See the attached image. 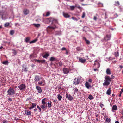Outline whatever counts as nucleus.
I'll use <instances>...</instances> for the list:
<instances>
[{
    "mask_svg": "<svg viewBox=\"0 0 123 123\" xmlns=\"http://www.w3.org/2000/svg\"><path fill=\"white\" fill-rule=\"evenodd\" d=\"M41 80V81H39L38 82V84L44 86L45 84V80L44 79H43Z\"/></svg>",
    "mask_w": 123,
    "mask_h": 123,
    "instance_id": "nucleus-8",
    "label": "nucleus"
},
{
    "mask_svg": "<svg viewBox=\"0 0 123 123\" xmlns=\"http://www.w3.org/2000/svg\"><path fill=\"white\" fill-rule=\"evenodd\" d=\"M56 26L54 25L53 26H49L47 28V30L48 31H51L50 30V29H55L56 28Z\"/></svg>",
    "mask_w": 123,
    "mask_h": 123,
    "instance_id": "nucleus-6",
    "label": "nucleus"
},
{
    "mask_svg": "<svg viewBox=\"0 0 123 123\" xmlns=\"http://www.w3.org/2000/svg\"><path fill=\"white\" fill-rule=\"evenodd\" d=\"M46 98H44L42 100V103L43 105H47L46 103L45 102Z\"/></svg>",
    "mask_w": 123,
    "mask_h": 123,
    "instance_id": "nucleus-19",
    "label": "nucleus"
},
{
    "mask_svg": "<svg viewBox=\"0 0 123 123\" xmlns=\"http://www.w3.org/2000/svg\"><path fill=\"white\" fill-rule=\"evenodd\" d=\"M33 25L35 27L37 28H38L40 27V25L39 24H33Z\"/></svg>",
    "mask_w": 123,
    "mask_h": 123,
    "instance_id": "nucleus-30",
    "label": "nucleus"
},
{
    "mask_svg": "<svg viewBox=\"0 0 123 123\" xmlns=\"http://www.w3.org/2000/svg\"><path fill=\"white\" fill-rule=\"evenodd\" d=\"M25 112L26 114L27 115H30L31 114V112L29 110L25 111Z\"/></svg>",
    "mask_w": 123,
    "mask_h": 123,
    "instance_id": "nucleus-23",
    "label": "nucleus"
},
{
    "mask_svg": "<svg viewBox=\"0 0 123 123\" xmlns=\"http://www.w3.org/2000/svg\"><path fill=\"white\" fill-rule=\"evenodd\" d=\"M36 89L37 90L38 92L40 93L42 92V89L40 87L37 86L36 87Z\"/></svg>",
    "mask_w": 123,
    "mask_h": 123,
    "instance_id": "nucleus-10",
    "label": "nucleus"
},
{
    "mask_svg": "<svg viewBox=\"0 0 123 123\" xmlns=\"http://www.w3.org/2000/svg\"><path fill=\"white\" fill-rule=\"evenodd\" d=\"M79 60L80 62L83 63H84L86 61V59H84L81 58H79Z\"/></svg>",
    "mask_w": 123,
    "mask_h": 123,
    "instance_id": "nucleus-15",
    "label": "nucleus"
},
{
    "mask_svg": "<svg viewBox=\"0 0 123 123\" xmlns=\"http://www.w3.org/2000/svg\"><path fill=\"white\" fill-rule=\"evenodd\" d=\"M85 16V13L84 12H83V14L82 16L81 17L82 18H84Z\"/></svg>",
    "mask_w": 123,
    "mask_h": 123,
    "instance_id": "nucleus-47",
    "label": "nucleus"
},
{
    "mask_svg": "<svg viewBox=\"0 0 123 123\" xmlns=\"http://www.w3.org/2000/svg\"><path fill=\"white\" fill-rule=\"evenodd\" d=\"M75 6H70V8L72 10H73L75 8Z\"/></svg>",
    "mask_w": 123,
    "mask_h": 123,
    "instance_id": "nucleus-37",
    "label": "nucleus"
},
{
    "mask_svg": "<svg viewBox=\"0 0 123 123\" xmlns=\"http://www.w3.org/2000/svg\"><path fill=\"white\" fill-rule=\"evenodd\" d=\"M41 62L42 63H44L45 62V60L43 59L42 60H40Z\"/></svg>",
    "mask_w": 123,
    "mask_h": 123,
    "instance_id": "nucleus-52",
    "label": "nucleus"
},
{
    "mask_svg": "<svg viewBox=\"0 0 123 123\" xmlns=\"http://www.w3.org/2000/svg\"><path fill=\"white\" fill-rule=\"evenodd\" d=\"M75 7L79 9L80 10L81 9V8L80 6L78 4H75Z\"/></svg>",
    "mask_w": 123,
    "mask_h": 123,
    "instance_id": "nucleus-28",
    "label": "nucleus"
},
{
    "mask_svg": "<svg viewBox=\"0 0 123 123\" xmlns=\"http://www.w3.org/2000/svg\"><path fill=\"white\" fill-rule=\"evenodd\" d=\"M111 79H113L114 78V76H113V75L112 74L111 75Z\"/></svg>",
    "mask_w": 123,
    "mask_h": 123,
    "instance_id": "nucleus-57",
    "label": "nucleus"
},
{
    "mask_svg": "<svg viewBox=\"0 0 123 123\" xmlns=\"http://www.w3.org/2000/svg\"><path fill=\"white\" fill-rule=\"evenodd\" d=\"M49 56V54L47 53L45 54V55L43 56V58H47Z\"/></svg>",
    "mask_w": 123,
    "mask_h": 123,
    "instance_id": "nucleus-32",
    "label": "nucleus"
},
{
    "mask_svg": "<svg viewBox=\"0 0 123 123\" xmlns=\"http://www.w3.org/2000/svg\"><path fill=\"white\" fill-rule=\"evenodd\" d=\"M61 50H62L63 51L66 50V48L65 47H63L61 49Z\"/></svg>",
    "mask_w": 123,
    "mask_h": 123,
    "instance_id": "nucleus-53",
    "label": "nucleus"
},
{
    "mask_svg": "<svg viewBox=\"0 0 123 123\" xmlns=\"http://www.w3.org/2000/svg\"><path fill=\"white\" fill-rule=\"evenodd\" d=\"M100 106L101 108H102L104 107V105L103 104H101L100 105Z\"/></svg>",
    "mask_w": 123,
    "mask_h": 123,
    "instance_id": "nucleus-58",
    "label": "nucleus"
},
{
    "mask_svg": "<svg viewBox=\"0 0 123 123\" xmlns=\"http://www.w3.org/2000/svg\"><path fill=\"white\" fill-rule=\"evenodd\" d=\"M14 33V31L13 30H11L10 31V34L12 35H13Z\"/></svg>",
    "mask_w": 123,
    "mask_h": 123,
    "instance_id": "nucleus-42",
    "label": "nucleus"
},
{
    "mask_svg": "<svg viewBox=\"0 0 123 123\" xmlns=\"http://www.w3.org/2000/svg\"><path fill=\"white\" fill-rule=\"evenodd\" d=\"M42 78L40 77L39 75H37L35 77V80L36 82L41 80L42 79Z\"/></svg>",
    "mask_w": 123,
    "mask_h": 123,
    "instance_id": "nucleus-5",
    "label": "nucleus"
},
{
    "mask_svg": "<svg viewBox=\"0 0 123 123\" xmlns=\"http://www.w3.org/2000/svg\"><path fill=\"white\" fill-rule=\"evenodd\" d=\"M119 67L121 69H122L123 68V66L121 65H120L119 66Z\"/></svg>",
    "mask_w": 123,
    "mask_h": 123,
    "instance_id": "nucleus-62",
    "label": "nucleus"
},
{
    "mask_svg": "<svg viewBox=\"0 0 123 123\" xmlns=\"http://www.w3.org/2000/svg\"><path fill=\"white\" fill-rule=\"evenodd\" d=\"M88 98L90 100H91L93 99V98L94 97L92 95L90 94L89 95L88 97Z\"/></svg>",
    "mask_w": 123,
    "mask_h": 123,
    "instance_id": "nucleus-29",
    "label": "nucleus"
},
{
    "mask_svg": "<svg viewBox=\"0 0 123 123\" xmlns=\"http://www.w3.org/2000/svg\"><path fill=\"white\" fill-rule=\"evenodd\" d=\"M94 65H97V68H99L100 67V64L99 63L96 61H95V63L94 64Z\"/></svg>",
    "mask_w": 123,
    "mask_h": 123,
    "instance_id": "nucleus-16",
    "label": "nucleus"
},
{
    "mask_svg": "<svg viewBox=\"0 0 123 123\" xmlns=\"http://www.w3.org/2000/svg\"><path fill=\"white\" fill-rule=\"evenodd\" d=\"M111 88H109L107 90V91L106 92V93L107 95H109L110 94L111 92Z\"/></svg>",
    "mask_w": 123,
    "mask_h": 123,
    "instance_id": "nucleus-14",
    "label": "nucleus"
},
{
    "mask_svg": "<svg viewBox=\"0 0 123 123\" xmlns=\"http://www.w3.org/2000/svg\"><path fill=\"white\" fill-rule=\"evenodd\" d=\"M81 4L83 6H85V5H89V4H84L83 3H82Z\"/></svg>",
    "mask_w": 123,
    "mask_h": 123,
    "instance_id": "nucleus-56",
    "label": "nucleus"
},
{
    "mask_svg": "<svg viewBox=\"0 0 123 123\" xmlns=\"http://www.w3.org/2000/svg\"><path fill=\"white\" fill-rule=\"evenodd\" d=\"M123 92V89H121V91H120L119 93L122 94V92Z\"/></svg>",
    "mask_w": 123,
    "mask_h": 123,
    "instance_id": "nucleus-55",
    "label": "nucleus"
},
{
    "mask_svg": "<svg viewBox=\"0 0 123 123\" xmlns=\"http://www.w3.org/2000/svg\"><path fill=\"white\" fill-rule=\"evenodd\" d=\"M29 10L27 9H25L24 10L23 12L25 15H27L29 13Z\"/></svg>",
    "mask_w": 123,
    "mask_h": 123,
    "instance_id": "nucleus-12",
    "label": "nucleus"
},
{
    "mask_svg": "<svg viewBox=\"0 0 123 123\" xmlns=\"http://www.w3.org/2000/svg\"><path fill=\"white\" fill-rule=\"evenodd\" d=\"M111 78L109 76H106L105 77V79L104 81L105 82L103 83L104 86H107L109 85L111 81Z\"/></svg>",
    "mask_w": 123,
    "mask_h": 123,
    "instance_id": "nucleus-1",
    "label": "nucleus"
},
{
    "mask_svg": "<svg viewBox=\"0 0 123 123\" xmlns=\"http://www.w3.org/2000/svg\"><path fill=\"white\" fill-rule=\"evenodd\" d=\"M55 58H54V57H51L50 59V61H55Z\"/></svg>",
    "mask_w": 123,
    "mask_h": 123,
    "instance_id": "nucleus-35",
    "label": "nucleus"
},
{
    "mask_svg": "<svg viewBox=\"0 0 123 123\" xmlns=\"http://www.w3.org/2000/svg\"><path fill=\"white\" fill-rule=\"evenodd\" d=\"M114 55L116 57H117L119 56L118 52H115L114 53Z\"/></svg>",
    "mask_w": 123,
    "mask_h": 123,
    "instance_id": "nucleus-39",
    "label": "nucleus"
},
{
    "mask_svg": "<svg viewBox=\"0 0 123 123\" xmlns=\"http://www.w3.org/2000/svg\"><path fill=\"white\" fill-rule=\"evenodd\" d=\"M68 95V99L70 101H71L73 99V97L72 96H71L70 94H69Z\"/></svg>",
    "mask_w": 123,
    "mask_h": 123,
    "instance_id": "nucleus-21",
    "label": "nucleus"
},
{
    "mask_svg": "<svg viewBox=\"0 0 123 123\" xmlns=\"http://www.w3.org/2000/svg\"><path fill=\"white\" fill-rule=\"evenodd\" d=\"M12 100V99L10 98H9L8 99V101L9 102L11 101Z\"/></svg>",
    "mask_w": 123,
    "mask_h": 123,
    "instance_id": "nucleus-49",
    "label": "nucleus"
},
{
    "mask_svg": "<svg viewBox=\"0 0 123 123\" xmlns=\"http://www.w3.org/2000/svg\"><path fill=\"white\" fill-rule=\"evenodd\" d=\"M30 38L29 37H28L26 38L25 39V42L27 43L30 40Z\"/></svg>",
    "mask_w": 123,
    "mask_h": 123,
    "instance_id": "nucleus-34",
    "label": "nucleus"
},
{
    "mask_svg": "<svg viewBox=\"0 0 123 123\" xmlns=\"http://www.w3.org/2000/svg\"><path fill=\"white\" fill-rule=\"evenodd\" d=\"M117 109V106L116 105H113L112 108V111L113 112H114V110H116Z\"/></svg>",
    "mask_w": 123,
    "mask_h": 123,
    "instance_id": "nucleus-18",
    "label": "nucleus"
},
{
    "mask_svg": "<svg viewBox=\"0 0 123 123\" xmlns=\"http://www.w3.org/2000/svg\"><path fill=\"white\" fill-rule=\"evenodd\" d=\"M22 67L23 68V70L24 71L27 72V71L28 68L27 66L24 67V65H23Z\"/></svg>",
    "mask_w": 123,
    "mask_h": 123,
    "instance_id": "nucleus-22",
    "label": "nucleus"
},
{
    "mask_svg": "<svg viewBox=\"0 0 123 123\" xmlns=\"http://www.w3.org/2000/svg\"><path fill=\"white\" fill-rule=\"evenodd\" d=\"M111 36L110 35H106V36L104 37V39L105 40L108 41L110 40Z\"/></svg>",
    "mask_w": 123,
    "mask_h": 123,
    "instance_id": "nucleus-11",
    "label": "nucleus"
},
{
    "mask_svg": "<svg viewBox=\"0 0 123 123\" xmlns=\"http://www.w3.org/2000/svg\"><path fill=\"white\" fill-rule=\"evenodd\" d=\"M18 87L20 90L24 91L26 88V86L25 84H22L18 86Z\"/></svg>",
    "mask_w": 123,
    "mask_h": 123,
    "instance_id": "nucleus-4",
    "label": "nucleus"
},
{
    "mask_svg": "<svg viewBox=\"0 0 123 123\" xmlns=\"http://www.w3.org/2000/svg\"><path fill=\"white\" fill-rule=\"evenodd\" d=\"M62 98V97L61 95L60 94H59L58 95L57 98L59 101H60L61 100Z\"/></svg>",
    "mask_w": 123,
    "mask_h": 123,
    "instance_id": "nucleus-26",
    "label": "nucleus"
},
{
    "mask_svg": "<svg viewBox=\"0 0 123 123\" xmlns=\"http://www.w3.org/2000/svg\"><path fill=\"white\" fill-rule=\"evenodd\" d=\"M37 107L39 109V110H40V111H41V108L39 107L38 106H37Z\"/></svg>",
    "mask_w": 123,
    "mask_h": 123,
    "instance_id": "nucleus-60",
    "label": "nucleus"
},
{
    "mask_svg": "<svg viewBox=\"0 0 123 123\" xmlns=\"http://www.w3.org/2000/svg\"><path fill=\"white\" fill-rule=\"evenodd\" d=\"M97 4L98 5V6L99 7H102L103 6V4L100 2H99Z\"/></svg>",
    "mask_w": 123,
    "mask_h": 123,
    "instance_id": "nucleus-31",
    "label": "nucleus"
},
{
    "mask_svg": "<svg viewBox=\"0 0 123 123\" xmlns=\"http://www.w3.org/2000/svg\"><path fill=\"white\" fill-rule=\"evenodd\" d=\"M63 15L64 17L66 18H69L70 16L68 13H65L64 12H63Z\"/></svg>",
    "mask_w": 123,
    "mask_h": 123,
    "instance_id": "nucleus-13",
    "label": "nucleus"
},
{
    "mask_svg": "<svg viewBox=\"0 0 123 123\" xmlns=\"http://www.w3.org/2000/svg\"><path fill=\"white\" fill-rule=\"evenodd\" d=\"M97 19V17L96 16H94L93 18L94 20H96Z\"/></svg>",
    "mask_w": 123,
    "mask_h": 123,
    "instance_id": "nucleus-59",
    "label": "nucleus"
},
{
    "mask_svg": "<svg viewBox=\"0 0 123 123\" xmlns=\"http://www.w3.org/2000/svg\"><path fill=\"white\" fill-rule=\"evenodd\" d=\"M58 64L60 66H62L63 65V64L61 62H59Z\"/></svg>",
    "mask_w": 123,
    "mask_h": 123,
    "instance_id": "nucleus-50",
    "label": "nucleus"
},
{
    "mask_svg": "<svg viewBox=\"0 0 123 123\" xmlns=\"http://www.w3.org/2000/svg\"><path fill=\"white\" fill-rule=\"evenodd\" d=\"M8 61H4V62H2V63L4 64L5 65H7L8 64Z\"/></svg>",
    "mask_w": 123,
    "mask_h": 123,
    "instance_id": "nucleus-33",
    "label": "nucleus"
},
{
    "mask_svg": "<svg viewBox=\"0 0 123 123\" xmlns=\"http://www.w3.org/2000/svg\"><path fill=\"white\" fill-rule=\"evenodd\" d=\"M115 123H119V122L118 121H116L115 122Z\"/></svg>",
    "mask_w": 123,
    "mask_h": 123,
    "instance_id": "nucleus-64",
    "label": "nucleus"
},
{
    "mask_svg": "<svg viewBox=\"0 0 123 123\" xmlns=\"http://www.w3.org/2000/svg\"><path fill=\"white\" fill-rule=\"evenodd\" d=\"M3 123H8L7 122V121H5Z\"/></svg>",
    "mask_w": 123,
    "mask_h": 123,
    "instance_id": "nucleus-61",
    "label": "nucleus"
},
{
    "mask_svg": "<svg viewBox=\"0 0 123 123\" xmlns=\"http://www.w3.org/2000/svg\"><path fill=\"white\" fill-rule=\"evenodd\" d=\"M85 85V87L88 89H89L92 87L91 86L87 81L86 82Z\"/></svg>",
    "mask_w": 123,
    "mask_h": 123,
    "instance_id": "nucleus-9",
    "label": "nucleus"
},
{
    "mask_svg": "<svg viewBox=\"0 0 123 123\" xmlns=\"http://www.w3.org/2000/svg\"><path fill=\"white\" fill-rule=\"evenodd\" d=\"M40 107L42 109H46L47 107V105H43L40 106Z\"/></svg>",
    "mask_w": 123,
    "mask_h": 123,
    "instance_id": "nucleus-20",
    "label": "nucleus"
},
{
    "mask_svg": "<svg viewBox=\"0 0 123 123\" xmlns=\"http://www.w3.org/2000/svg\"><path fill=\"white\" fill-rule=\"evenodd\" d=\"M34 60L35 61V62L37 61L39 63H40L41 62L40 60H37L36 59Z\"/></svg>",
    "mask_w": 123,
    "mask_h": 123,
    "instance_id": "nucleus-51",
    "label": "nucleus"
},
{
    "mask_svg": "<svg viewBox=\"0 0 123 123\" xmlns=\"http://www.w3.org/2000/svg\"><path fill=\"white\" fill-rule=\"evenodd\" d=\"M106 121L108 123H109L110 122L111 120L110 118L108 119V118H107L106 119Z\"/></svg>",
    "mask_w": 123,
    "mask_h": 123,
    "instance_id": "nucleus-45",
    "label": "nucleus"
},
{
    "mask_svg": "<svg viewBox=\"0 0 123 123\" xmlns=\"http://www.w3.org/2000/svg\"><path fill=\"white\" fill-rule=\"evenodd\" d=\"M50 13L48 11L46 13V15L45 16L46 17L50 15Z\"/></svg>",
    "mask_w": 123,
    "mask_h": 123,
    "instance_id": "nucleus-40",
    "label": "nucleus"
},
{
    "mask_svg": "<svg viewBox=\"0 0 123 123\" xmlns=\"http://www.w3.org/2000/svg\"><path fill=\"white\" fill-rule=\"evenodd\" d=\"M115 5L116 6H118L119 5V1H117L115 2Z\"/></svg>",
    "mask_w": 123,
    "mask_h": 123,
    "instance_id": "nucleus-36",
    "label": "nucleus"
},
{
    "mask_svg": "<svg viewBox=\"0 0 123 123\" xmlns=\"http://www.w3.org/2000/svg\"><path fill=\"white\" fill-rule=\"evenodd\" d=\"M83 39L85 40L87 44H90V41L88 40H87L85 37H83Z\"/></svg>",
    "mask_w": 123,
    "mask_h": 123,
    "instance_id": "nucleus-17",
    "label": "nucleus"
},
{
    "mask_svg": "<svg viewBox=\"0 0 123 123\" xmlns=\"http://www.w3.org/2000/svg\"><path fill=\"white\" fill-rule=\"evenodd\" d=\"M34 57V55L33 54L31 55L29 57V58L30 59H32Z\"/></svg>",
    "mask_w": 123,
    "mask_h": 123,
    "instance_id": "nucleus-43",
    "label": "nucleus"
},
{
    "mask_svg": "<svg viewBox=\"0 0 123 123\" xmlns=\"http://www.w3.org/2000/svg\"><path fill=\"white\" fill-rule=\"evenodd\" d=\"M37 38H36L34 40H33L30 42V44H31L33 43H35L37 41Z\"/></svg>",
    "mask_w": 123,
    "mask_h": 123,
    "instance_id": "nucleus-27",
    "label": "nucleus"
},
{
    "mask_svg": "<svg viewBox=\"0 0 123 123\" xmlns=\"http://www.w3.org/2000/svg\"><path fill=\"white\" fill-rule=\"evenodd\" d=\"M74 94H76V93L78 91V90L77 88H74Z\"/></svg>",
    "mask_w": 123,
    "mask_h": 123,
    "instance_id": "nucleus-25",
    "label": "nucleus"
},
{
    "mask_svg": "<svg viewBox=\"0 0 123 123\" xmlns=\"http://www.w3.org/2000/svg\"><path fill=\"white\" fill-rule=\"evenodd\" d=\"M106 73L108 75L110 74H111V72L109 68H108L106 70Z\"/></svg>",
    "mask_w": 123,
    "mask_h": 123,
    "instance_id": "nucleus-24",
    "label": "nucleus"
},
{
    "mask_svg": "<svg viewBox=\"0 0 123 123\" xmlns=\"http://www.w3.org/2000/svg\"><path fill=\"white\" fill-rule=\"evenodd\" d=\"M15 91L12 88H9L7 91V95L13 96H12L15 94Z\"/></svg>",
    "mask_w": 123,
    "mask_h": 123,
    "instance_id": "nucleus-2",
    "label": "nucleus"
},
{
    "mask_svg": "<svg viewBox=\"0 0 123 123\" xmlns=\"http://www.w3.org/2000/svg\"><path fill=\"white\" fill-rule=\"evenodd\" d=\"M88 80L89 82L91 83L92 82V80L91 79H89Z\"/></svg>",
    "mask_w": 123,
    "mask_h": 123,
    "instance_id": "nucleus-54",
    "label": "nucleus"
},
{
    "mask_svg": "<svg viewBox=\"0 0 123 123\" xmlns=\"http://www.w3.org/2000/svg\"><path fill=\"white\" fill-rule=\"evenodd\" d=\"M121 114L123 115V109L121 111Z\"/></svg>",
    "mask_w": 123,
    "mask_h": 123,
    "instance_id": "nucleus-63",
    "label": "nucleus"
},
{
    "mask_svg": "<svg viewBox=\"0 0 123 123\" xmlns=\"http://www.w3.org/2000/svg\"><path fill=\"white\" fill-rule=\"evenodd\" d=\"M63 71L64 74H67L69 72V69L65 68H63Z\"/></svg>",
    "mask_w": 123,
    "mask_h": 123,
    "instance_id": "nucleus-7",
    "label": "nucleus"
},
{
    "mask_svg": "<svg viewBox=\"0 0 123 123\" xmlns=\"http://www.w3.org/2000/svg\"><path fill=\"white\" fill-rule=\"evenodd\" d=\"M3 42L4 43H7L8 44V45H9L10 44V42H7L6 41H4Z\"/></svg>",
    "mask_w": 123,
    "mask_h": 123,
    "instance_id": "nucleus-48",
    "label": "nucleus"
},
{
    "mask_svg": "<svg viewBox=\"0 0 123 123\" xmlns=\"http://www.w3.org/2000/svg\"><path fill=\"white\" fill-rule=\"evenodd\" d=\"M13 50V53L14 55H16L17 54V52H16V51L15 50Z\"/></svg>",
    "mask_w": 123,
    "mask_h": 123,
    "instance_id": "nucleus-46",
    "label": "nucleus"
},
{
    "mask_svg": "<svg viewBox=\"0 0 123 123\" xmlns=\"http://www.w3.org/2000/svg\"><path fill=\"white\" fill-rule=\"evenodd\" d=\"M47 104L48 105V107L49 108H50L51 106V105L50 103L49 102H48L47 103Z\"/></svg>",
    "mask_w": 123,
    "mask_h": 123,
    "instance_id": "nucleus-44",
    "label": "nucleus"
},
{
    "mask_svg": "<svg viewBox=\"0 0 123 123\" xmlns=\"http://www.w3.org/2000/svg\"><path fill=\"white\" fill-rule=\"evenodd\" d=\"M36 106V105L34 103H32V106L31 107L32 108H34Z\"/></svg>",
    "mask_w": 123,
    "mask_h": 123,
    "instance_id": "nucleus-41",
    "label": "nucleus"
},
{
    "mask_svg": "<svg viewBox=\"0 0 123 123\" xmlns=\"http://www.w3.org/2000/svg\"><path fill=\"white\" fill-rule=\"evenodd\" d=\"M10 25V24L9 23H6L5 24V27H7Z\"/></svg>",
    "mask_w": 123,
    "mask_h": 123,
    "instance_id": "nucleus-38",
    "label": "nucleus"
},
{
    "mask_svg": "<svg viewBox=\"0 0 123 123\" xmlns=\"http://www.w3.org/2000/svg\"><path fill=\"white\" fill-rule=\"evenodd\" d=\"M81 80V78L80 77H78L77 78H75L74 80L73 83L75 85L78 84L80 83V82Z\"/></svg>",
    "mask_w": 123,
    "mask_h": 123,
    "instance_id": "nucleus-3",
    "label": "nucleus"
}]
</instances>
